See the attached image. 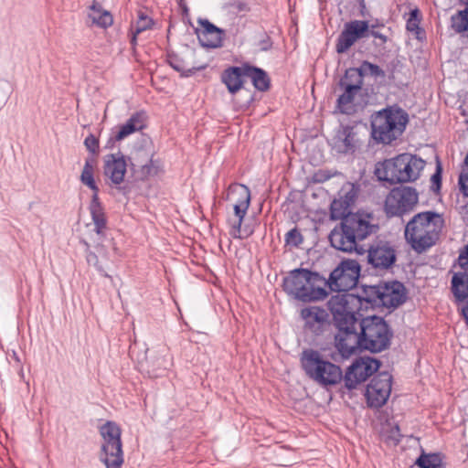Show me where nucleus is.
Segmentation results:
<instances>
[{
  "label": "nucleus",
  "mask_w": 468,
  "mask_h": 468,
  "mask_svg": "<svg viewBox=\"0 0 468 468\" xmlns=\"http://www.w3.org/2000/svg\"><path fill=\"white\" fill-rule=\"evenodd\" d=\"M441 167L440 164L437 165L436 172L431 176V183L433 187L435 186L437 189L441 187Z\"/></svg>",
  "instance_id": "47"
},
{
  "label": "nucleus",
  "mask_w": 468,
  "mask_h": 468,
  "mask_svg": "<svg viewBox=\"0 0 468 468\" xmlns=\"http://www.w3.org/2000/svg\"><path fill=\"white\" fill-rule=\"evenodd\" d=\"M444 219L433 211L415 215L406 225L405 238L412 249L422 252L435 244L442 230Z\"/></svg>",
  "instance_id": "1"
},
{
  "label": "nucleus",
  "mask_w": 468,
  "mask_h": 468,
  "mask_svg": "<svg viewBox=\"0 0 468 468\" xmlns=\"http://www.w3.org/2000/svg\"><path fill=\"white\" fill-rule=\"evenodd\" d=\"M146 115L144 112H137L133 113L125 123L120 126L119 131L115 135L110 138L108 144L114 141H122L125 137L133 133L136 131H141L145 127Z\"/></svg>",
  "instance_id": "24"
},
{
  "label": "nucleus",
  "mask_w": 468,
  "mask_h": 468,
  "mask_svg": "<svg viewBox=\"0 0 468 468\" xmlns=\"http://www.w3.org/2000/svg\"><path fill=\"white\" fill-rule=\"evenodd\" d=\"M301 365L306 376L320 387L336 386L343 380L341 367L325 359L316 350H304L301 356Z\"/></svg>",
  "instance_id": "5"
},
{
  "label": "nucleus",
  "mask_w": 468,
  "mask_h": 468,
  "mask_svg": "<svg viewBox=\"0 0 468 468\" xmlns=\"http://www.w3.org/2000/svg\"><path fill=\"white\" fill-rule=\"evenodd\" d=\"M84 145L88 151L92 154H96L99 150V140L97 137L90 133L85 138Z\"/></svg>",
  "instance_id": "44"
},
{
  "label": "nucleus",
  "mask_w": 468,
  "mask_h": 468,
  "mask_svg": "<svg viewBox=\"0 0 468 468\" xmlns=\"http://www.w3.org/2000/svg\"><path fill=\"white\" fill-rule=\"evenodd\" d=\"M89 18L91 20L92 24H95L101 28H107L113 23L112 14L106 10H101V7L96 5L91 6Z\"/></svg>",
  "instance_id": "34"
},
{
  "label": "nucleus",
  "mask_w": 468,
  "mask_h": 468,
  "mask_svg": "<svg viewBox=\"0 0 468 468\" xmlns=\"http://www.w3.org/2000/svg\"><path fill=\"white\" fill-rule=\"evenodd\" d=\"M359 275V267L354 262L343 263L330 274L328 283L332 290L347 292L356 287Z\"/></svg>",
  "instance_id": "15"
},
{
  "label": "nucleus",
  "mask_w": 468,
  "mask_h": 468,
  "mask_svg": "<svg viewBox=\"0 0 468 468\" xmlns=\"http://www.w3.org/2000/svg\"><path fill=\"white\" fill-rule=\"evenodd\" d=\"M96 163V159L93 157H88L85 160L80 180L84 186H88L92 191V195L99 196L100 189L94 179Z\"/></svg>",
  "instance_id": "30"
},
{
  "label": "nucleus",
  "mask_w": 468,
  "mask_h": 468,
  "mask_svg": "<svg viewBox=\"0 0 468 468\" xmlns=\"http://www.w3.org/2000/svg\"><path fill=\"white\" fill-rule=\"evenodd\" d=\"M366 292L368 302L388 308L397 307L406 299L404 285L397 281L369 286Z\"/></svg>",
  "instance_id": "8"
},
{
  "label": "nucleus",
  "mask_w": 468,
  "mask_h": 468,
  "mask_svg": "<svg viewBox=\"0 0 468 468\" xmlns=\"http://www.w3.org/2000/svg\"><path fill=\"white\" fill-rule=\"evenodd\" d=\"M269 48H270L269 43L268 42H263L261 49L262 50H267Z\"/></svg>",
  "instance_id": "53"
},
{
  "label": "nucleus",
  "mask_w": 468,
  "mask_h": 468,
  "mask_svg": "<svg viewBox=\"0 0 468 468\" xmlns=\"http://www.w3.org/2000/svg\"><path fill=\"white\" fill-rule=\"evenodd\" d=\"M167 62L174 69H176V56L175 55L168 53Z\"/></svg>",
  "instance_id": "51"
},
{
  "label": "nucleus",
  "mask_w": 468,
  "mask_h": 468,
  "mask_svg": "<svg viewBox=\"0 0 468 468\" xmlns=\"http://www.w3.org/2000/svg\"><path fill=\"white\" fill-rule=\"evenodd\" d=\"M179 5H180V7L183 10V17H182L183 22L184 23H187V24L192 26V23L190 22V20L188 18V9H187V7L184 4H182V3H180Z\"/></svg>",
  "instance_id": "48"
},
{
  "label": "nucleus",
  "mask_w": 468,
  "mask_h": 468,
  "mask_svg": "<svg viewBox=\"0 0 468 468\" xmlns=\"http://www.w3.org/2000/svg\"><path fill=\"white\" fill-rule=\"evenodd\" d=\"M358 190V186L355 184L346 182L339 191V199L350 207L356 199Z\"/></svg>",
  "instance_id": "36"
},
{
  "label": "nucleus",
  "mask_w": 468,
  "mask_h": 468,
  "mask_svg": "<svg viewBox=\"0 0 468 468\" xmlns=\"http://www.w3.org/2000/svg\"><path fill=\"white\" fill-rule=\"evenodd\" d=\"M357 324L363 349L377 353L389 346L392 332L382 317L367 316L357 320Z\"/></svg>",
  "instance_id": "6"
},
{
  "label": "nucleus",
  "mask_w": 468,
  "mask_h": 468,
  "mask_svg": "<svg viewBox=\"0 0 468 468\" xmlns=\"http://www.w3.org/2000/svg\"><path fill=\"white\" fill-rule=\"evenodd\" d=\"M420 11L418 8H415L410 11V17L407 20L406 27L410 32H418L420 29Z\"/></svg>",
  "instance_id": "41"
},
{
  "label": "nucleus",
  "mask_w": 468,
  "mask_h": 468,
  "mask_svg": "<svg viewBox=\"0 0 468 468\" xmlns=\"http://www.w3.org/2000/svg\"><path fill=\"white\" fill-rule=\"evenodd\" d=\"M358 70L361 72L362 77L364 78V75H371L375 78L378 77H385V71L380 69L378 65H375L368 61H363L359 68H357Z\"/></svg>",
  "instance_id": "39"
},
{
  "label": "nucleus",
  "mask_w": 468,
  "mask_h": 468,
  "mask_svg": "<svg viewBox=\"0 0 468 468\" xmlns=\"http://www.w3.org/2000/svg\"><path fill=\"white\" fill-rule=\"evenodd\" d=\"M86 260L90 266H93L96 268V270L103 276L108 277L112 279L111 276L108 275V273L104 271L103 267L100 264L98 256L95 252H92L90 250L87 251L86 254Z\"/></svg>",
  "instance_id": "42"
},
{
  "label": "nucleus",
  "mask_w": 468,
  "mask_h": 468,
  "mask_svg": "<svg viewBox=\"0 0 468 468\" xmlns=\"http://www.w3.org/2000/svg\"><path fill=\"white\" fill-rule=\"evenodd\" d=\"M250 206L245 204H233V210L235 218H229L228 224L229 225V234L234 239H243L247 235H243L241 225L247 214Z\"/></svg>",
  "instance_id": "26"
},
{
  "label": "nucleus",
  "mask_w": 468,
  "mask_h": 468,
  "mask_svg": "<svg viewBox=\"0 0 468 468\" xmlns=\"http://www.w3.org/2000/svg\"><path fill=\"white\" fill-rule=\"evenodd\" d=\"M118 189L124 195L128 193V188L126 186H119Z\"/></svg>",
  "instance_id": "52"
},
{
  "label": "nucleus",
  "mask_w": 468,
  "mask_h": 468,
  "mask_svg": "<svg viewBox=\"0 0 468 468\" xmlns=\"http://www.w3.org/2000/svg\"><path fill=\"white\" fill-rule=\"evenodd\" d=\"M418 203V193L410 186L393 188L385 199V211L388 216H402L410 212Z\"/></svg>",
  "instance_id": "10"
},
{
  "label": "nucleus",
  "mask_w": 468,
  "mask_h": 468,
  "mask_svg": "<svg viewBox=\"0 0 468 468\" xmlns=\"http://www.w3.org/2000/svg\"><path fill=\"white\" fill-rule=\"evenodd\" d=\"M340 89H347L353 91H361L363 77L357 68L347 69L345 75L339 80Z\"/></svg>",
  "instance_id": "28"
},
{
  "label": "nucleus",
  "mask_w": 468,
  "mask_h": 468,
  "mask_svg": "<svg viewBox=\"0 0 468 468\" xmlns=\"http://www.w3.org/2000/svg\"><path fill=\"white\" fill-rule=\"evenodd\" d=\"M461 2L466 5V8L452 16L451 26L456 33H464L468 37V0H461Z\"/></svg>",
  "instance_id": "35"
},
{
  "label": "nucleus",
  "mask_w": 468,
  "mask_h": 468,
  "mask_svg": "<svg viewBox=\"0 0 468 468\" xmlns=\"http://www.w3.org/2000/svg\"><path fill=\"white\" fill-rule=\"evenodd\" d=\"M341 90L343 92L337 98L336 108L341 113L352 114L356 111V99L361 91H353L347 89Z\"/></svg>",
  "instance_id": "29"
},
{
  "label": "nucleus",
  "mask_w": 468,
  "mask_h": 468,
  "mask_svg": "<svg viewBox=\"0 0 468 468\" xmlns=\"http://www.w3.org/2000/svg\"><path fill=\"white\" fill-rule=\"evenodd\" d=\"M342 222L345 224L347 232L352 233L358 242L375 234L378 229L371 213L360 211L349 213L342 219Z\"/></svg>",
  "instance_id": "13"
},
{
  "label": "nucleus",
  "mask_w": 468,
  "mask_h": 468,
  "mask_svg": "<svg viewBox=\"0 0 468 468\" xmlns=\"http://www.w3.org/2000/svg\"><path fill=\"white\" fill-rule=\"evenodd\" d=\"M244 74L251 80L253 86L257 90L264 91L269 89L270 80L263 69L256 67L245 66Z\"/></svg>",
  "instance_id": "33"
},
{
  "label": "nucleus",
  "mask_w": 468,
  "mask_h": 468,
  "mask_svg": "<svg viewBox=\"0 0 468 468\" xmlns=\"http://www.w3.org/2000/svg\"><path fill=\"white\" fill-rule=\"evenodd\" d=\"M301 317L304 321V327L312 333L318 335L328 322V313L320 307L310 306L301 311Z\"/></svg>",
  "instance_id": "22"
},
{
  "label": "nucleus",
  "mask_w": 468,
  "mask_h": 468,
  "mask_svg": "<svg viewBox=\"0 0 468 468\" xmlns=\"http://www.w3.org/2000/svg\"><path fill=\"white\" fill-rule=\"evenodd\" d=\"M172 28H173V25L170 23L169 27H168V35H167V38H168V39L170 38L171 29H172Z\"/></svg>",
  "instance_id": "54"
},
{
  "label": "nucleus",
  "mask_w": 468,
  "mask_h": 468,
  "mask_svg": "<svg viewBox=\"0 0 468 468\" xmlns=\"http://www.w3.org/2000/svg\"><path fill=\"white\" fill-rule=\"evenodd\" d=\"M140 33H136V30H132V37H131V45L133 47V49L134 50L135 48V46L137 44V35H139Z\"/></svg>",
  "instance_id": "49"
},
{
  "label": "nucleus",
  "mask_w": 468,
  "mask_h": 468,
  "mask_svg": "<svg viewBox=\"0 0 468 468\" xmlns=\"http://www.w3.org/2000/svg\"><path fill=\"white\" fill-rule=\"evenodd\" d=\"M458 263L463 271H468V244L460 251Z\"/></svg>",
  "instance_id": "46"
},
{
  "label": "nucleus",
  "mask_w": 468,
  "mask_h": 468,
  "mask_svg": "<svg viewBox=\"0 0 468 468\" xmlns=\"http://www.w3.org/2000/svg\"><path fill=\"white\" fill-rule=\"evenodd\" d=\"M370 35L376 38H379L381 39L383 42H386L387 41V37L386 36H384L383 34L378 32V31H375V30H371L370 31Z\"/></svg>",
  "instance_id": "50"
},
{
  "label": "nucleus",
  "mask_w": 468,
  "mask_h": 468,
  "mask_svg": "<svg viewBox=\"0 0 468 468\" xmlns=\"http://www.w3.org/2000/svg\"><path fill=\"white\" fill-rule=\"evenodd\" d=\"M424 167L425 161L421 158L410 154H401L378 163L375 175L380 181L391 184L408 183L417 180Z\"/></svg>",
  "instance_id": "2"
},
{
  "label": "nucleus",
  "mask_w": 468,
  "mask_h": 468,
  "mask_svg": "<svg viewBox=\"0 0 468 468\" xmlns=\"http://www.w3.org/2000/svg\"><path fill=\"white\" fill-rule=\"evenodd\" d=\"M392 377L388 372H380L376 375L367 385L366 397L370 407L379 408L383 406L390 396Z\"/></svg>",
  "instance_id": "14"
},
{
  "label": "nucleus",
  "mask_w": 468,
  "mask_h": 468,
  "mask_svg": "<svg viewBox=\"0 0 468 468\" xmlns=\"http://www.w3.org/2000/svg\"><path fill=\"white\" fill-rule=\"evenodd\" d=\"M99 431L102 438L100 461L106 468H122L124 457L120 426L114 421L108 420L100 427Z\"/></svg>",
  "instance_id": "7"
},
{
  "label": "nucleus",
  "mask_w": 468,
  "mask_h": 468,
  "mask_svg": "<svg viewBox=\"0 0 468 468\" xmlns=\"http://www.w3.org/2000/svg\"><path fill=\"white\" fill-rule=\"evenodd\" d=\"M368 262L377 269H388L396 261V251L388 242L379 240L368 249Z\"/></svg>",
  "instance_id": "18"
},
{
  "label": "nucleus",
  "mask_w": 468,
  "mask_h": 468,
  "mask_svg": "<svg viewBox=\"0 0 468 468\" xmlns=\"http://www.w3.org/2000/svg\"><path fill=\"white\" fill-rule=\"evenodd\" d=\"M459 186L461 192L468 197V170L463 169L459 176Z\"/></svg>",
  "instance_id": "45"
},
{
  "label": "nucleus",
  "mask_w": 468,
  "mask_h": 468,
  "mask_svg": "<svg viewBox=\"0 0 468 468\" xmlns=\"http://www.w3.org/2000/svg\"><path fill=\"white\" fill-rule=\"evenodd\" d=\"M226 199L233 204L250 205V191L249 187L242 184H232L229 186Z\"/></svg>",
  "instance_id": "31"
},
{
  "label": "nucleus",
  "mask_w": 468,
  "mask_h": 468,
  "mask_svg": "<svg viewBox=\"0 0 468 468\" xmlns=\"http://www.w3.org/2000/svg\"><path fill=\"white\" fill-rule=\"evenodd\" d=\"M200 27H194V31L202 47L217 48L222 46L224 30L210 23L207 19L198 18Z\"/></svg>",
  "instance_id": "19"
},
{
  "label": "nucleus",
  "mask_w": 468,
  "mask_h": 468,
  "mask_svg": "<svg viewBox=\"0 0 468 468\" xmlns=\"http://www.w3.org/2000/svg\"><path fill=\"white\" fill-rule=\"evenodd\" d=\"M380 367L378 360L366 356L356 359L343 375L345 387L351 390L355 389L359 384L366 381L373 373L378 371Z\"/></svg>",
  "instance_id": "12"
},
{
  "label": "nucleus",
  "mask_w": 468,
  "mask_h": 468,
  "mask_svg": "<svg viewBox=\"0 0 468 468\" xmlns=\"http://www.w3.org/2000/svg\"><path fill=\"white\" fill-rule=\"evenodd\" d=\"M329 240L331 245L344 252H353L356 251L358 254H362L364 252V249L358 245V241L354 237L352 233H348L345 224L341 222V226L339 229H334L330 235Z\"/></svg>",
  "instance_id": "21"
},
{
  "label": "nucleus",
  "mask_w": 468,
  "mask_h": 468,
  "mask_svg": "<svg viewBox=\"0 0 468 468\" xmlns=\"http://www.w3.org/2000/svg\"><path fill=\"white\" fill-rule=\"evenodd\" d=\"M286 243L292 246H298L303 242V236L297 229H292L285 236Z\"/></svg>",
  "instance_id": "43"
},
{
  "label": "nucleus",
  "mask_w": 468,
  "mask_h": 468,
  "mask_svg": "<svg viewBox=\"0 0 468 468\" xmlns=\"http://www.w3.org/2000/svg\"><path fill=\"white\" fill-rule=\"evenodd\" d=\"M128 160L131 170L133 173H140L138 178L141 180L158 173V161L153 160V155H150L144 149H135L128 157Z\"/></svg>",
  "instance_id": "17"
},
{
  "label": "nucleus",
  "mask_w": 468,
  "mask_h": 468,
  "mask_svg": "<svg viewBox=\"0 0 468 468\" xmlns=\"http://www.w3.org/2000/svg\"><path fill=\"white\" fill-rule=\"evenodd\" d=\"M118 155L116 156L114 154H108L104 164V174L114 185H120L123 182L128 166L125 157L120 152Z\"/></svg>",
  "instance_id": "23"
},
{
  "label": "nucleus",
  "mask_w": 468,
  "mask_h": 468,
  "mask_svg": "<svg viewBox=\"0 0 468 468\" xmlns=\"http://www.w3.org/2000/svg\"><path fill=\"white\" fill-rule=\"evenodd\" d=\"M89 210L94 224V231L99 236H103L104 231L107 229V218L99 196H91Z\"/></svg>",
  "instance_id": "25"
},
{
  "label": "nucleus",
  "mask_w": 468,
  "mask_h": 468,
  "mask_svg": "<svg viewBox=\"0 0 468 468\" xmlns=\"http://www.w3.org/2000/svg\"><path fill=\"white\" fill-rule=\"evenodd\" d=\"M452 290L458 302L468 300V273L457 272L452 280Z\"/></svg>",
  "instance_id": "32"
},
{
  "label": "nucleus",
  "mask_w": 468,
  "mask_h": 468,
  "mask_svg": "<svg viewBox=\"0 0 468 468\" xmlns=\"http://www.w3.org/2000/svg\"><path fill=\"white\" fill-rule=\"evenodd\" d=\"M335 326L338 331L335 336V346L343 358H349L358 351L364 350L357 322Z\"/></svg>",
  "instance_id": "11"
},
{
  "label": "nucleus",
  "mask_w": 468,
  "mask_h": 468,
  "mask_svg": "<svg viewBox=\"0 0 468 468\" xmlns=\"http://www.w3.org/2000/svg\"><path fill=\"white\" fill-rule=\"evenodd\" d=\"M358 304L359 298L351 293H337L327 303L335 325L357 322L356 314H356Z\"/></svg>",
  "instance_id": "9"
},
{
  "label": "nucleus",
  "mask_w": 468,
  "mask_h": 468,
  "mask_svg": "<svg viewBox=\"0 0 468 468\" xmlns=\"http://www.w3.org/2000/svg\"><path fill=\"white\" fill-rule=\"evenodd\" d=\"M349 208V206L346 205L343 201L340 199H335L331 204V216L333 218H345L347 216V210Z\"/></svg>",
  "instance_id": "40"
},
{
  "label": "nucleus",
  "mask_w": 468,
  "mask_h": 468,
  "mask_svg": "<svg viewBox=\"0 0 468 468\" xmlns=\"http://www.w3.org/2000/svg\"><path fill=\"white\" fill-rule=\"evenodd\" d=\"M408 113L399 107L389 106L371 116V136L377 143L390 144L405 131Z\"/></svg>",
  "instance_id": "4"
},
{
  "label": "nucleus",
  "mask_w": 468,
  "mask_h": 468,
  "mask_svg": "<svg viewBox=\"0 0 468 468\" xmlns=\"http://www.w3.org/2000/svg\"><path fill=\"white\" fill-rule=\"evenodd\" d=\"M359 145L360 140L355 126H340L333 138V146L339 153H354Z\"/></svg>",
  "instance_id": "20"
},
{
  "label": "nucleus",
  "mask_w": 468,
  "mask_h": 468,
  "mask_svg": "<svg viewBox=\"0 0 468 468\" xmlns=\"http://www.w3.org/2000/svg\"><path fill=\"white\" fill-rule=\"evenodd\" d=\"M420 468H441V459L437 453H423L416 461Z\"/></svg>",
  "instance_id": "37"
},
{
  "label": "nucleus",
  "mask_w": 468,
  "mask_h": 468,
  "mask_svg": "<svg viewBox=\"0 0 468 468\" xmlns=\"http://www.w3.org/2000/svg\"><path fill=\"white\" fill-rule=\"evenodd\" d=\"M325 281L317 272L307 269H295L283 280L284 291L302 302H315L327 296Z\"/></svg>",
  "instance_id": "3"
},
{
  "label": "nucleus",
  "mask_w": 468,
  "mask_h": 468,
  "mask_svg": "<svg viewBox=\"0 0 468 468\" xmlns=\"http://www.w3.org/2000/svg\"><path fill=\"white\" fill-rule=\"evenodd\" d=\"M154 25V20L147 15V11L138 10L137 19L135 25L132 26V30H136V33H142L150 29Z\"/></svg>",
  "instance_id": "38"
},
{
  "label": "nucleus",
  "mask_w": 468,
  "mask_h": 468,
  "mask_svg": "<svg viewBox=\"0 0 468 468\" xmlns=\"http://www.w3.org/2000/svg\"><path fill=\"white\" fill-rule=\"evenodd\" d=\"M244 67H233L223 73L222 80L230 93L239 90L243 85Z\"/></svg>",
  "instance_id": "27"
},
{
  "label": "nucleus",
  "mask_w": 468,
  "mask_h": 468,
  "mask_svg": "<svg viewBox=\"0 0 468 468\" xmlns=\"http://www.w3.org/2000/svg\"><path fill=\"white\" fill-rule=\"evenodd\" d=\"M368 27L367 21L354 20L346 23L336 41L335 49L337 53L342 54L347 51L357 39L365 36Z\"/></svg>",
  "instance_id": "16"
}]
</instances>
